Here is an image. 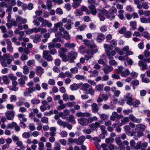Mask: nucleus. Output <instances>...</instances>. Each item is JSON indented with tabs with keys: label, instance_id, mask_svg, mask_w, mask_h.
<instances>
[{
	"label": "nucleus",
	"instance_id": "nucleus-20",
	"mask_svg": "<svg viewBox=\"0 0 150 150\" xmlns=\"http://www.w3.org/2000/svg\"><path fill=\"white\" fill-rule=\"evenodd\" d=\"M90 49H88L87 51V54H91V55L93 56V55L95 53L97 52L98 49L95 48H90Z\"/></svg>",
	"mask_w": 150,
	"mask_h": 150
},
{
	"label": "nucleus",
	"instance_id": "nucleus-1",
	"mask_svg": "<svg viewBox=\"0 0 150 150\" xmlns=\"http://www.w3.org/2000/svg\"><path fill=\"white\" fill-rule=\"evenodd\" d=\"M68 49L63 47L59 49L58 51L59 56L64 62H66L69 59L70 63L73 62L75 59V52L71 51L70 52L68 53V57H67L65 53L68 52Z\"/></svg>",
	"mask_w": 150,
	"mask_h": 150
},
{
	"label": "nucleus",
	"instance_id": "nucleus-18",
	"mask_svg": "<svg viewBox=\"0 0 150 150\" xmlns=\"http://www.w3.org/2000/svg\"><path fill=\"white\" fill-rule=\"evenodd\" d=\"M79 123L82 125H88L87 119L82 118L78 120Z\"/></svg>",
	"mask_w": 150,
	"mask_h": 150
},
{
	"label": "nucleus",
	"instance_id": "nucleus-35",
	"mask_svg": "<svg viewBox=\"0 0 150 150\" xmlns=\"http://www.w3.org/2000/svg\"><path fill=\"white\" fill-rule=\"evenodd\" d=\"M30 133L29 132H25L22 135V137L24 138H29L30 137Z\"/></svg>",
	"mask_w": 150,
	"mask_h": 150
},
{
	"label": "nucleus",
	"instance_id": "nucleus-34",
	"mask_svg": "<svg viewBox=\"0 0 150 150\" xmlns=\"http://www.w3.org/2000/svg\"><path fill=\"white\" fill-rule=\"evenodd\" d=\"M16 125V123L15 122H13L11 123H8L7 125V129H13Z\"/></svg>",
	"mask_w": 150,
	"mask_h": 150
},
{
	"label": "nucleus",
	"instance_id": "nucleus-40",
	"mask_svg": "<svg viewBox=\"0 0 150 150\" xmlns=\"http://www.w3.org/2000/svg\"><path fill=\"white\" fill-rule=\"evenodd\" d=\"M25 101V99L23 98H21L19 101L17 103V105L18 106L22 105H23V102Z\"/></svg>",
	"mask_w": 150,
	"mask_h": 150
},
{
	"label": "nucleus",
	"instance_id": "nucleus-17",
	"mask_svg": "<svg viewBox=\"0 0 150 150\" xmlns=\"http://www.w3.org/2000/svg\"><path fill=\"white\" fill-rule=\"evenodd\" d=\"M77 116L79 117H88L91 115L90 113L88 112L82 113L81 112H79L77 113L76 114Z\"/></svg>",
	"mask_w": 150,
	"mask_h": 150
},
{
	"label": "nucleus",
	"instance_id": "nucleus-54",
	"mask_svg": "<svg viewBox=\"0 0 150 150\" xmlns=\"http://www.w3.org/2000/svg\"><path fill=\"white\" fill-rule=\"evenodd\" d=\"M39 150H43V147L44 146V143L42 142H39L38 143Z\"/></svg>",
	"mask_w": 150,
	"mask_h": 150
},
{
	"label": "nucleus",
	"instance_id": "nucleus-25",
	"mask_svg": "<svg viewBox=\"0 0 150 150\" xmlns=\"http://www.w3.org/2000/svg\"><path fill=\"white\" fill-rule=\"evenodd\" d=\"M41 38V36L40 35H37L35 36V38L33 40V42L35 43H37L39 42L40 40V38Z\"/></svg>",
	"mask_w": 150,
	"mask_h": 150
},
{
	"label": "nucleus",
	"instance_id": "nucleus-9",
	"mask_svg": "<svg viewBox=\"0 0 150 150\" xmlns=\"http://www.w3.org/2000/svg\"><path fill=\"white\" fill-rule=\"evenodd\" d=\"M132 95L129 93H128L126 96V98L127 99V103L129 105H131L132 104V101L133 99L132 98Z\"/></svg>",
	"mask_w": 150,
	"mask_h": 150
},
{
	"label": "nucleus",
	"instance_id": "nucleus-5",
	"mask_svg": "<svg viewBox=\"0 0 150 150\" xmlns=\"http://www.w3.org/2000/svg\"><path fill=\"white\" fill-rule=\"evenodd\" d=\"M123 117V116L121 115H119L116 112H113L112 115L110 116V119L111 120L115 121L116 118L120 119Z\"/></svg>",
	"mask_w": 150,
	"mask_h": 150
},
{
	"label": "nucleus",
	"instance_id": "nucleus-47",
	"mask_svg": "<svg viewBox=\"0 0 150 150\" xmlns=\"http://www.w3.org/2000/svg\"><path fill=\"white\" fill-rule=\"evenodd\" d=\"M29 129L31 131L34 130L35 129V126L34 124L32 123H30L28 125Z\"/></svg>",
	"mask_w": 150,
	"mask_h": 150
},
{
	"label": "nucleus",
	"instance_id": "nucleus-46",
	"mask_svg": "<svg viewBox=\"0 0 150 150\" xmlns=\"http://www.w3.org/2000/svg\"><path fill=\"white\" fill-rule=\"evenodd\" d=\"M23 73L25 74H27L29 72V70L28 67L26 66L25 65L23 67Z\"/></svg>",
	"mask_w": 150,
	"mask_h": 150
},
{
	"label": "nucleus",
	"instance_id": "nucleus-33",
	"mask_svg": "<svg viewBox=\"0 0 150 150\" xmlns=\"http://www.w3.org/2000/svg\"><path fill=\"white\" fill-rule=\"evenodd\" d=\"M71 23L70 20H69L67 24L65 25L64 27L67 30H70L71 28Z\"/></svg>",
	"mask_w": 150,
	"mask_h": 150
},
{
	"label": "nucleus",
	"instance_id": "nucleus-6",
	"mask_svg": "<svg viewBox=\"0 0 150 150\" xmlns=\"http://www.w3.org/2000/svg\"><path fill=\"white\" fill-rule=\"evenodd\" d=\"M43 57L48 61H51L53 58L52 56L49 54L48 52L46 50L43 52Z\"/></svg>",
	"mask_w": 150,
	"mask_h": 150
},
{
	"label": "nucleus",
	"instance_id": "nucleus-58",
	"mask_svg": "<svg viewBox=\"0 0 150 150\" xmlns=\"http://www.w3.org/2000/svg\"><path fill=\"white\" fill-rule=\"evenodd\" d=\"M126 30V28L125 27H123L119 30V33L121 34L125 33Z\"/></svg>",
	"mask_w": 150,
	"mask_h": 150
},
{
	"label": "nucleus",
	"instance_id": "nucleus-4",
	"mask_svg": "<svg viewBox=\"0 0 150 150\" xmlns=\"http://www.w3.org/2000/svg\"><path fill=\"white\" fill-rule=\"evenodd\" d=\"M56 37H60L61 38H64L65 39L68 40L70 39V36L69 33L66 31L64 30L62 31L57 32L55 34Z\"/></svg>",
	"mask_w": 150,
	"mask_h": 150
},
{
	"label": "nucleus",
	"instance_id": "nucleus-39",
	"mask_svg": "<svg viewBox=\"0 0 150 150\" xmlns=\"http://www.w3.org/2000/svg\"><path fill=\"white\" fill-rule=\"evenodd\" d=\"M2 80L5 84H7L9 83V80L7 76H4L2 78Z\"/></svg>",
	"mask_w": 150,
	"mask_h": 150
},
{
	"label": "nucleus",
	"instance_id": "nucleus-50",
	"mask_svg": "<svg viewBox=\"0 0 150 150\" xmlns=\"http://www.w3.org/2000/svg\"><path fill=\"white\" fill-rule=\"evenodd\" d=\"M140 103V102L139 100H136L133 103L132 102V105L134 107H137L138 106Z\"/></svg>",
	"mask_w": 150,
	"mask_h": 150
},
{
	"label": "nucleus",
	"instance_id": "nucleus-43",
	"mask_svg": "<svg viewBox=\"0 0 150 150\" xmlns=\"http://www.w3.org/2000/svg\"><path fill=\"white\" fill-rule=\"evenodd\" d=\"M81 11H84L86 12L87 14H90V12L88 10L86 7L83 6L81 8Z\"/></svg>",
	"mask_w": 150,
	"mask_h": 150
},
{
	"label": "nucleus",
	"instance_id": "nucleus-44",
	"mask_svg": "<svg viewBox=\"0 0 150 150\" xmlns=\"http://www.w3.org/2000/svg\"><path fill=\"white\" fill-rule=\"evenodd\" d=\"M100 118L103 120L107 119L108 117V115L105 113H102L100 115Z\"/></svg>",
	"mask_w": 150,
	"mask_h": 150
},
{
	"label": "nucleus",
	"instance_id": "nucleus-7",
	"mask_svg": "<svg viewBox=\"0 0 150 150\" xmlns=\"http://www.w3.org/2000/svg\"><path fill=\"white\" fill-rule=\"evenodd\" d=\"M5 41L7 44V50L8 52H13V48L11 45V42L10 39H6Z\"/></svg>",
	"mask_w": 150,
	"mask_h": 150
},
{
	"label": "nucleus",
	"instance_id": "nucleus-19",
	"mask_svg": "<svg viewBox=\"0 0 150 150\" xmlns=\"http://www.w3.org/2000/svg\"><path fill=\"white\" fill-rule=\"evenodd\" d=\"M129 119L134 122L140 123L141 119H137L132 114L130 115L129 116Z\"/></svg>",
	"mask_w": 150,
	"mask_h": 150
},
{
	"label": "nucleus",
	"instance_id": "nucleus-22",
	"mask_svg": "<svg viewBox=\"0 0 150 150\" xmlns=\"http://www.w3.org/2000/svg\"><path fill=\"white\" fill-rule=\"evenodd\" d=\"M104 39V35L102 33H100L98 34L96 40L98 42H100Z\"/></svg>",
	"mask_w": 150,
	"mask_h": 150
},
{
	"label": "nucleus",
	"instance_id": "nucleus-45",
	"mask_svg": "<svg viewBox=\"0 0 150 150\" xmlns=\"http://www.w3.org/2000/svg\"><path fill=\"white\" fill-rule=\"evenodd\" d=\"M31 103L33 104H38L40 103V100L38 99L34 98L31 100Z\"/></svg>",
	"mask_w": 150,
	"mask_h": 150
},
{
	"label": "nucleus",
	"instance_id": "nucleus-27",
	"mask_svg": "<svg viewBox=\"0 0 150 150\" xmlns=\"http://www.w3.org/2000/svg\"><path fill=\"white\" fill-rule=\"evenodd\" d=\"M2 57L3 60H6L9 58H11L12 59H13V57L11 56L9 54H4Z\"/></svg>",
	"mask_w": 150,
	"mask_h": 150
},
{
	"label": "nucleus",
	"instance_id": "nucleus-60",
	"mask_svg": "<svg viewBox=\"0 0 150 150\" xmlns=\"http://www.w3.org/2000/svg\"><path fill=\"white\" fill-rule=\"evenodd\" d=\"M65 7L66 9L68 11H69L71 9V5L69 3H67L65 5Z\"/></svg>",
	"mask_w": 150,
	"mask_h": 150
},
{
	"label": "nucleus",
	"instance_id": "nucleus-14",
	"mask_svg": "<svg viewBox=\"0 0 150 150\" xmlns=\"http://www.w3.org/2000/svg\"><path fill=\"white\" fill-rule=\"evenodd\" d=\"M61 45L59 43H50L49 44L48 47L49 49L50 50H51L54 47L57 48H59L61 47Z\"/></svg>",
	"mask_w": 150,
	"mask_h": 150
},
{
	"label": "nucleus",
	"instance_id": "nucleus-11",
	"mask_svg": "<svg viewBox=\"0 0 150 150\" xmlns=\"http://www.w3.org/2000/svg\"><path fill=\"white\" fill-rule=\"evenodd\" d=\"M85 44L90 48H96V46L93 42L89 41L87 40H84Z\"/></svg>",
	"mask_w": 150,
	"mask_h": 150
},
{
	"label": "nucleus",
	"instance_id": "nucleus-29",
	"mask_svg": "<svg viewBox=\"0 0 150 150\" xmlns=\"http://www.w3.org/2000/svg\"><path fill=\"white\" fill-rule=\"evenodd\" d=\"M136 126L139 128V130H141L142 132L144 131L146 128L145 125L142 124H138L136 125Z\"/></svg>",
	"mask_w": 150,
	"mask_h": 150
},
{
	"label": "nucleus",
	"instance_id": "nucleus-32",
	"mask_svg": "<svg viewBox=\"0 0 150 150\" xmlns=\"http://www.w3.org/2000/svg\"><path fill=\"white\" fill-rule=\"evenodd\" d=\"M36 72L38 73L43 74L44 72V70L41 67L38 66L37 67Z\"/></svg>",
	"mask_w": 150,
	"mask_h": 150
},
{
	"label": "nucleus",
	"instance_id": "nucleus-15",
	"mask_svg": "<svg viewBox=\"0 0 150 150\" xmlns=\"http://www.w3.org/2000/svg\"><path fill=\"white\" fill-rule=\"evenodd\" d=\"M69 114V111L68 110H66L64 111L63 112H62L59 114V116L63 119L66 118Z\"/></svg>",
	"mask_w": 150,
	"mask_h": 150
},
{
	"label": "nucleus",
	"instance_id": "nucleus-24",
	"mask_svg": "<svg viewBox=\"0 0 150 150\" xmlns=\"http://www.w3.org/2000/svg\"><path fill=\"white\" fill-rule=\"evenodd\" d=\"M130 72L128 69H126L125 71H123L121 74V76L126 77L129 75Z\"/></svg>",
	"mask_w": 150,
	"mask_h": 150
},
{
	"label": "nucleus",
	"instance_id": "nucleus-52",
	"mask_svg": "<svg viewBox=\"0 0 150 150\" xmlns=\"http://www.w3.org/2000/svg\"><path fill=\"white\" fill-rule=\"evenodd\" d=\"M8 77L12 81L16 80L17 78L12 74H10L8 75Z\"/></svg>",
	"mask_w": 150,
	"mask_h": 150
},
{
	"label": "nucleus",
	"instance_id": "nucleus-36",
	"mask_svg": "<svg viewBox=\"0 0 150 150\" xmlns=\"http://www.w3.org/2000/svg\"><path fill=\"white\" fill-rule=\"evenodd\" d=\"M90 85L88 83H84L82 86V89L83 90L86 91L88 89Z\"/></svg>",
	"mask_w": 150,
	"mask_h": 150
},
{
	"label": "nucleus",
	"instance_id": "nucleus-57",
	"mask_svg": "<svg viewBox=\"0 0 150 150\" xmlns=\"http://www.w3.org/2000/svg\"><path fill=\"white\" fill-rule=\"evenodd\" d=\"M111 76L112 78L116 79H118L120 78V75L116 74H112Z\"/></svg>",
	"mask_w": 150,
	"mask_h": 150
},
{
	"label": "nucleus",
	"instance_id": "nucleus-55",
	"mask_svg": "<svg viewBox=\"0 0 150 150\" xmlns=\"http://www.w3.org/2000/svg\"><path fill=\"white\" fill-rule=\"evenodd\" d=\"M131 83L134 86H137L139 84V82L138 80L135 79L132 81Z\"/></svg>",
	"mask_w": 150,
	"mask_h": 150
},
{
	"label": "nucleus",
	"instance_id": "nucleus-23",
	"mask_svg": "<svg viewBox=\"0 0 150 150\" xmlns=\"http://www.w3.org/2000/svg\"><path fill=\"white\" fill-rule=\"evenodd\" d=\"M42 25L43 27L47 26L48 28H51L52 26V24L51 23H49L48 21L45 20L42 21Z\"/></svg>",
	"mask_w": 150,
	"mask_h": 150
},
{
	"label": "nucleus",
	"instance_id": "nucleus-38",
	"mask_svg": "<svg viewBox=\"0 0 150 150\" xmlns=\"http://www.w3.org/2000/svg\"><path fill=\"white\" fill-rule=\"evenodd\" d=\"M115 140L117 144L119 146L122 145V142L119 137H116Z\"/></svg>",
	"mask_w": 150,
	"mask_h": 150
},
{
	"label": "nucleus",
	"instance_id": "nucleus-62",
	"mask_svg": "<svg viewBox=\"0 0 150 150\" xmlns=\"http://www.w3.org/2000/svg\"><path fill=\"white\" fill-rule=\"evenodd\" d=\"M132 110L130 109H129L127 110H125L123 111V112L124 113V115H128L129 113H132Z\"/></svg>",
	"mask_w": 150,
	"mask_h": 150
},
{
	"label": "nucleus",
	"instance_id": "nucleus-49",
	"mask_svg": "<svg viewBox=\"0 0 150 150\" xmlns=\"http://www.w3.org/2000/svg\"><path fill=\"white\" fill-rule=\"evenodd\" d=\"M109 64L110 66L117 65V62L115 60L112 59L109 60Z\"/></svg>",
	"mask_w": 150,
	"mask_h": 150
},
{
	"label": "nucleus",
	"instance_id": "nucleus-53",
	"mask_svg": "<svg viewBox=\"0 0 150 150\" xmlns=\"http://www.w3.org/2000/svg\"><path fill=\"white\" fill-rule=\"evenodd\" d=\"M101 97L102 98L103 100L105 101L108 100L109 99V96L106 94H103L101 95Z\"/></svg>",
	"mask_w": 150,
	"mask_h": 150
},
{
	"label": "nucleus",
	"instance_id": "nucleus-51",
	"mask_svg": "<svg viewBox=\"0 0 150 150\" xmlns=\"http://www.w3.org/2000/svg\"><path fill=\"white\" fill-rule=\"evenodd\" d=\"M142 147V143L141 141L138 142L136 144V146H135V149H140Z\"/></svg>",
	"mask_w": 150,
	"mask_h": 150
},
{
	"label": "nucleus",
	"instance_id": "nucleus-26",
	"mask_svg": "<svg viewBox=\"0 0 150 150\" xmlns=\"http://www.w3.org/2000/svg\"><path fill=\"white\" fill-rule=\"evenodd\" d=\"M89 8L92 14L93 15L96 14L97 13L96 11L93 6H91L89 7Z\"/></svg>",
	"mask_w": 150,
	"mask_h": 150
},
{
	"label": "nucleus",
	"instance_id": "nucleus-63",
	"mask_svg": "<svg viewBox=\"0 0 150 150\" xmlns=\"http://www.w3.org/2000/svg\"><path fill=\"white\" fill-rule=\"evenodd\" d=\"M109 79V77L108 75H105L103 76L102 78V81H107Z\"/></svg>",
	"mask_w": 150,
	"mask_h": 150
},
{
	"label": "nucleus",
	"instance_id": "nucleus-48",
	"mask_svg": "<svg viewBox=\"0 0 150 150\" xmlns=\"http://www.w3.org/2000/svg\"><path fill=\"white\" fill-rule=\"evenodd\" d=\"M57 38L53 39L52 40V42L50 43H56L57 42H60L61 40V38L58 37H56Z\"/></svg>",
	"mask_w": 150,
	"mask_h": 150
},
{
	"label": "nucleus",
	"instance_id": "nucleus-56",
	"mask_svg": "<svg viewBox=\"0 0 150 150\" xmlns=\"http://www.w3.org/2000/svg\"><path fill=\"white\" fill-rule=\"evenodd\" d=\"M131 33L129 31L126 32L124 35V37L127 38H129L131 37Z\"/></svg>",
	"mask_w": 150,
	"mask_h": 150
},
{
	"label": "nucleus",
	"instance_id": "nucleus-16",
	"mask_svg": "<svg viewBox=\"0 0 150 150\" xmlns=\"http://www.w3.org/2000/svg\"><path fill=\"white\" fill-rule=\"evenodd\" d=\"M113 69V68L112 67L109 65H107L103 68V70L105 74H108L110 72L112 71Z\"/></svg>",
	"mask_w": 150,
	"mask_h": 150
},
{
	"label": "nucleus",
	"instance_id": "nucleus-30",
	"mask_svg": "<svg viewBox=\"0 0 150 150\" xmlns=\"http://www.w3.org/2000/svg\"><path fill=\"white\" fill-rule=\"evenodd\" d=\"M92 74H91L90 76L92 77H95L98 76L99 74L98 71L96 70H94L92 72Z\"/></svg>",
	"mask_w": 150,
	"mask_h": 150
},
{
	"label": "nucleus",
	"instance_id": "nucleus-61",
	"mask_svg": "<svg viewBox=\"0 0 150 150\" xmlns=\"http://www.w3.org/2000/svg\"><path fill=\"white\" fill-rule=\"evenodd\" d=\"M47 7L48 10H50L52 8V4L51 1H47Z\"/></svg>",
	"mask_w": 150,
	"mask_h": 150
},
{
	"label": "nucleus",
	"instance_id": "nucleus-10",
	"mask_svg": "<svg viewBox=\"0 0 150 150\" xmlns=\"http://www.w3.org/2000/svg\"><path fill=\"white\" fill-rule=\"evenodd\" d=\"M106 54L108 57V59L111 60L113 58V56L116 54V52L115 50H112L111 52L109 50L106 51Z\"/></svg>",
	"mask_w": 150,
	"mask_h": 150
},
{
	"label": "nucleus",
	"instance_id": "nucleus-28",
	"mask_svg": "<svg viewBox=\"0 0 150 150\" xmlns=\"http://www.w3.org/2000/svg\"><path fill=\"white\" fill-rule=\"evenodd\" d=\"M142 35L147 39L148 40H150V35L148 32L146 31L142 33Z\"/></svg>",
	"mask_w": 150,
	"mask_h": 150
},
{
	"label": "nucleus",
	"instance_id": "nucleus-41",
	"mask_svg": "<svg viewBox=\"0 0 150 150\" xmlns=\"http://www.w3.org/2000/svg\"><path fill=\"white\" fill-rule=\"evenodd\" d=\"M54 150H60V144L58 142H56L55 143V146L54 147Z\"/></svg>",
	"mask_w": 150,
	"mask_h": 150
},
{
	"label": "nucleus",
	"instance_id": "nucleus-59",
	"mask_svg": "<svg viewBox=\"0 0 150 150\" xmlns=\"http://www.w3.org/2000/svg\"><path fill=\"white\" fill-rule=\"evenodd\" d=\"M136 23L135 21H131L130 23V25L132 26L133 29H136Z\"/></svg>",
	"mask_w": 150,
	"mask_h": 150
},
{
	"label": "nucleus",
	"instance_id": "nucleus-64",
	"mask_svg": "<svg viewBox=\"0 0 150 150\" xmlns=\"http://www.w3.org/2000/svg\"><path fill=\"white\" fill-rule=\"evenodd\" d=\"M9 90L11 91H17L18 89V87L16 86H10L9 88Z\"/></svg>",
	"mask_w": 150,
	"mask_h": 150
},
{
	"label": "nucleus",
	"instance_id": "nucleus-21",
	"mask_svg": "<svg viewBox=\"0 0 150 150\" xmlns=\"http://www.w3.org/2000/svg\"><path fill=\"white\" fill-rule=\"evenodd\" d=\"M91 106L92 107V110L93 112L95 113L98 111L99 108L96 103H93L91 104Z\"/></svg>",
	"mask_w": 150,
	"mask_h": 150
},
{
	"label": "nucleus",
	"instance_id": "nucleus-3",
	"mask_svg": "<svg viewBox=\"0 0 150 150\" xmlns=\"http://www.w3.org/2000/svg\"><path fill=\"white\" fill-rule=\"evenodd\" d=\"M54 27L53 28H51L49 29L48 31L49 33H51L52 32L56 33L57 32L58 28H59V30L60 31H62L64 30V28L62 27L63 24L62 22H59L54 25Z\"/></svg>",
	"mask_w": 150,
	"mask_h": 150
},
{
	"label": "nucleus",
	"instance_id": "nucleus-42",
	"mask_svg": "<svg viewBox=\"0 0 150 150\" xmlns=\"http://www.w3.org/2000/svg\"><path fill=\"white\" fill-rule=\"evenodd\" d=\"M129 143L131 148L133 149H135V141L133 139L131 140L130 141Z\"/></svg>",
	"mask_w": 150,
	"mask_h": 150
},
{
	"label": "nucleus",
	"instance_id": "nucleus-31",
	"mask_svg": "<svg viewBox=\"0 0 150 150\" xmlns=\"http://www.w3.org/2000/svg\"><path fill=\"white\" fill-rule=\"evenodd\" d=\"M119 14L118 16L121 20H122L124 18V16L123 15L124 13V11L123 10H120L118 12Z\"/></svg>",
	"mask_w": 150,
	"mask_h": 150
},
{
	"label": "nucleus",
	"instance_id": "nucleus-13",
	"mask_svg": "<svg viewBox=\"0 0 150 150\" xmlns=\"http://www.w3.org/2000/svg\"><path fill=\"white\" fill-rule=\"evenodd\" d=\"M139 66L141 67V70L143 71L144 70H146L147 68V64L142 60H140L138 62Z\"/></svg>",
	"mask_w": 150,
	"mask_h": 150
},
{
	"label": "nucleus",
	"instance_id": "nucleus-8",
	"mask_svg": "<svg viewBox=\"0 0 150 150\" xmlns=\"http://www.w3.org/2000/svg\"><path fill=\"white\" fill-rule=\"evenodd\" d=\"M6 118L9 120H13L14 116V112L13 111H8L5 113Z\"/></svg>",
	"mask_w": 150,
	"mask_h": 150
},
{
	"label": "nucleus",
	"instance_id": "nucleus-2",
	"mask_svg": "<svg viewBox=\"0 0 150 150\" xmlns=\"http://www.w3.org/2000/svg\"><path fill=\"white\" fill-rule=\"evenodd\" d=\"M117 8L114 6H112L108 11L105 9L103 10L102 12L103 14L105 15L108 18H113L115 16L113 14L117 13Z\"/></svg>",
	"mask_w": 150,
	"mask_h": 150
},
{
	"label": "nucleus",
	"instance_id": "nucleus-12",
	"mask_svg": "<svg viewBox=\"0 0 150 150\" xmlns=\"http://www.w3.org/2000/svg\"><path fill=\"white\" fill-rule=\"evenodd\" d=\"M86 139V137L84 136H80L76 140V143L78 145H82Z\"/></svg>",
	"mask_w": 150,
	"mask_h": 150
},
{
	"label": "nucleus",
	"instance_id": "nucleus-37",
	"mask_svg": "<svg viewBox=\"0 0 150 150\" xmlns=\"http://www.w3.org/2000/svg\"><path fill=\"white\" fill-rule=\"evenodd\" d=\"M103 84H100L97 85L95 88L96 90L98 91H102L103 90Z\"/></svg>",
	"mask_w": 150,
	"mask_h": 150
}]
</instances>
